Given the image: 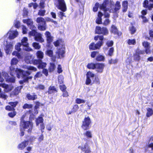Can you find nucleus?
<instances>
[{"label": "nucleus", "mask_w": 153, "mask_h": 153, "mask_svg": "<svg viewBox=\"0 0 153 153\" xmlns=\"http://www.w3.org/2000/svg\"><path fill=\"white\" fill-rule=\"evenodd\" d=\"M22 87L23 86H21L16 87L14 90L11 93L10 95V97H13L18 95Z\"/></svg>", "instance_id": "nucleus-14"}, {"label": "nucleus", "mask_w": 153, "mask_h": 153, "mask_svg": "<svg viewBox=\"0 0 153 153\" xmlns=\"http://www.w3.org/2000/svg\"><path fill=\"white\" fill-rule=\"evenodd\" d=\"M5 109L6 110L8 111H13L15 109L13 107H12L10 105L6 106L5 107Z\"/></svg>", "instance_id": "nucleus-59"}, {"label": "nucleus", "mask_w": 153, "mask_h": 153, "mask_svg": "<svg viewBox=\"0 0 153 153\" xmlns=\"http://www.w3.org/2000/svg\"><path fill=\"white\" fill-rule=\"evenodd\" d=\"M43 119L42 117H39L36 120V126H38L40 123H43Z\"/></svg>", "instance_id": "nucleus-28"}, {"label": "nucleus", "mask_w": 153, "mask_h": 153, "mask_svg": "<svg viewBox=\"0 0 153 153\" xmlns=\"http://www.w3.org/2000/svg\"><path fill=\"white\" fill-rule=\"evenodd\" d=\"M14 25L16 27L18 28L20 25V22L19 21L16 20L15 21Z\"/></svg>", "instance_id": "nucleus-52"}, {"label": "nucleus", "mask_w": 153, "mask_h": 153, "mask_svg": "<svg viewBox=\"0 0 153 153\" xmlns=\"http://www.w3.org/2000/svg\"><path fill=\"white\" fill-rule=\"evenodd\" d=\"M20 126L23 129L26 130L28 133H31L33 127V123L30 121H25L22 117L21 119Z\"/></svg>", "instance_id": "nucleus-3"}, {"label": "nucleus", "mask_w": 153, "mask_h": 153, "mask_svg": "<svg viewBox=\"0 0 153 153\" xmlns=\"http://www.w3.org/2000/svg\"><path fill=\"white\" fill-rule=\"evenodd\" d=\"M45 12L44 10H40L39 11L38 15L41 16H43L45 15Z\"/></svg>", "instance_id": "nucleus-46"}, {"label": "nucleus", "mask_w": 153, "mask_h": 153, "mask_svg": "<svg viewBox=\"0 0 153 153\" xmlns=\"http://www.w3.org/2000/svg\"><path fill=\"white\" fill-rule=\"evenodd\" d=\"M23 22L24 23H26L28 27L30 29H34L35 28V26L33 25V22L32 19H24Z\"/></svg>", "instance_id": "nucleus-13"}, {"label": "nucleus", "mask_w": 153, "mask_h": 153, "mask_svg": "<svg viewBox=\"0 0 153 153\" xmlns=\"http://www.w3.org/2000/svg\"><path fill=\"white\" fill-rule=\"evenodd\" d=\"M27 138V140L26 141H28V143L29 141L31 142H33L36 139V138L33 136H28Z\"/></svg>", "instance_id": "nucleus-38"}, {"label": "nucleus", "mask_w": 153, "mask_h": 153, "mask_svg": "<svg viewBox=\"0 0 153 153\" xmlns=\"http://www.w3.org/2000/svg\"><path fill=\"white\" fill-rule=\"evenodd\" d=\"M36 88L38 89L43 90L45 88V86L43 85H39L38 86H37Z\"/></svg>", "instance_id": "nucleus-62"}, {"label": "nucleus", "mask_w": 153, "mask_h": 153, "mask_svg": "<svg viewBox=\"0 0 153 153\" xmlns=\"http://www.w3.org/2000/svg\"><path fill=\"white\" fill-rule=\"evenodd\" d=\"M138 52L136 51V53L134 55V59L136 61H139L140 59V55L137 53Z\"/></svg>", "instance_id": "nucleus-45"}, {"label": "nucleus", "mask_w": 153, "mask_h": 153, "mask_svg": "<svg viewBox=\"0 0 153 153\" xmlns=\"http://www.w3.org/2000/svg\"><path fill=\"white\" fill-rule=\"evenodd\" d=\"M7 95L5 94L4 93L2 92V93H0V98L3 99L4 100H6L7 99Z\"/></svg>", "instance_id": "nucleus-40"}, {"label": "nucleus", "mask_w": 153, "mask_h": 153, "mask_svg": "<svg viewBox=\"0 0 153 153\" xmlns=\"http://www.w3.org/2000/svg\"><path fill=\"white\" fill-rule=\"evenodd\" d=\"M104 65L102 63L95 64V69L98 72L101 73L103 71Z\"/></svg>", "instance_id": "nucleus-17"}, {"label": "nucleus", "mask_w": 153, "mask_h": 153, "mask_svg": "<svg viewBox=\"0 0 153 153\" xmlns=\"http://www.w3.org/2000/svg\"><path fill=\"white\" fill-rule=\"evenodd\" d=\"M98 53V52L97 51H94L92 52L91 54V56L92 58H94L96 54Z\"/></svg>", "instance_id": "nucleus-63"}, {"label": "nucleus", "mask_w": 153, "mask_h": 153, "mask_svg": "<svg viewBox=\"0 0 153 153\" xmlns=\"http://www.w3.org/2000/svg\"><path fill=\"white\" fill-rule=\"evenodd\" d=\"M16 112L13 111V112L9 113L8 114V115L9 116L11 117H13L16 115Z\"/></svg>", "instance_id": "nucleus-54"}, {"label": "nucleus", "mask_w": 153, "mask_h": 153, "mask_svg": "<svg viewBox=\"0 0 153 153\" xmlns=\"http://www.w3.org/2000/svg\"><path fill=\"white\" fill-rule=\"evenodd\" d=\"M34 39L36 41L40 42H42L44 41V39L42 37V35L40 33L36 34Z\"/></svg>", "instance_id": "nucleus-21"}, {"label": "nucleus", "mask_w": 153, "mask_h": 153, "mask_svg": "<svg viewBox=\"0 0 153 153\" xmlns=\"http://www.w3.org/2000/svg\"><path fill=\"white\" fill-rule=\"evenodd\" d=\"M95 32L99 34H103L105 35L108 33V30L105 27L101 28L100 27L97 26L96 27Z\"/></svg>", "instance_id": "nucleus-9"}, {"label": "nucleus", "mask_w": 153, "mask_h": 153, "mask_svg": "<svg viewBox=\"0 0 153 153\" xmlns=\"http://www.w3.org/2000/svg\"><path fill=\"white\" fill-rule=\"evenodd\" d=\"M46 54L49 56L52 57L53 54V51L51 50H48L46 51Z\"/></svg>", "instance_id": "nucleus-55"}, {"label": "nucleus", "mask_w": 153, "mask_h": 153, "mask_svg": "<svg viewBox=\"0 0 153 153\" xmlns=\"http://www.w3.org/2000/svg\"><path fill=\"white\" fill-rule=\"evenodd\" d=\"M84 153H90L91 152L90 147L88 146L87 142H82L81 146L78 147Z\"/></svg>", "instance_id": "nucleus-7"}, {"label": "nucleus", "mask_w": 153, "mask_h": 153, "mask_svg": "<svg viewBox=\"0 0 153 153\" xmlns=\"http://www.w3.org/2000/svg\"><path fill=\"white\" fill-rule=\"evenodd\" d=\"M34 65H38V67L39 69H43L46 65V63L42 62L41 59H35L34 62Z\"/></svg>", "instance_id": "nucleus-12"}, {"label": "nucleus", "mask_w": 153, "mask_h": 153, "mask_svg": "<svg viewBox=\"0 0 153 153\" xmlns=\"http://www.w3.org/2000/svg\"><path fill=\"white\" fill-rule=\"evenodd\" d=\"M103 14L101 12L98 13V17L96 19V23L98 24H101L102 23L101 17L103 16Z\"/></svg>", "instance_id": "nucleus-25"}, {"label": "nucleus", "mask_w": 153, "mask_h": 153, "mask_svg": "<svg viewBox=\"0 0 153 153\" xmlns=\"http://www.w3.org/2000/svg\"><path fill=\"white\" fill-rule=\"evenodd\" d=\"M117 62V60L116 59H111L108 61V62L110 64H114L116 63Z\"/></svg>", "instance_id": "nucleus-60"}, {"label": "nucleus", "mask_w": 153, "mask_h": 153, "mask_svg": "<svg viewBox=\"0 0 153 153\" xmlns=\"http://www.w3.org/2000/svg\"><path fill=\"white\" fill-rule=\"evenodd\" d=\"M143 5L145 7L148 8L149 10H151L152 8H153V4H149L148 1L147 0L144 1Z\"/></svg>", "instance_id": "nucleus-23"}, {"label": "nucleus", "mask_w": 153, "mask_h": 153, "mask_svg": "<svg viewBox=\"0 0 153 153\" xmlns=\"http://www.w3.org/2000/svg\"><path fill=\"white\" fill-rule=\"evenodd\" d=\"M95 64L93 63H89L87 65V67L89 69H94Z\"/></svg>", "instance_id": "nucleus-41"}, {"label": "nucleus", "mask_w": 153, "mask_h": 153, "mask_svg": "<svg viewBox=\"0 0 153 153\" xmlns=\"http://www.w3.org/2000/svg\"><path fill=\"white\" fill-rule=\"evenodd\" d=\"M91 123V119L88 116L85 117L82 121V128L85 130L89 129Z\"/></svg>", "instance_id": "nucleus-6"}, {"label": "nucleus", "mask_w": 153, "mask_h": 153, "mask_svg": "<svg viewBox=\"0 0 153 153\" xmlns=\"http://www.w3.org/2000/svg\"><path fill=\"white\" fill-rule=\"evenodd\" d=\"M59 88L62 91H65V89L66 88V86L64 85H60Z\"/></svg>", "instance_id": "nucleus-61"}, {"label": "nucleus", "mask_w": 153, "mask_h": 153, "mask_svg": "<svg viewBox=\"0 0 153 153\" xmlns=\"http://www.w3.org/2000/svg\"><path fill=\"white\" fill-rule=\"evenodd\" d=\"M56 88L54 86H50L48 88V93L49 94H51L55 92H57Z\"/></svg>", "instance_id": "nucleus-30"}, {"label": "nucleus", "mask_w": 153, "mask_h": 153, "mask_svg": "<svg viewBox=\"0 0 153 153\" xmlns=\"http://www.w3.org/2000/svg\"><path fill=\"white\" fill-rule=\"evenodd\" d=\"M35 59H33V58L31 56H27L25 57V61L27 64H33L34 65V62Z\"/></svg>", "instance_id": "nucleus-20"}, {"label": "nucleus", "mask_w": 153, "mask_h": 153, "mask_svg": "<svg viewBox=\"0 0 153 153\" xmlns=\"http://www.w3.org/2000/svg\"><path fill=\"white\" fill-rule=\"evenodd\" d=\"M104 59V56L101 55H98L96 58V60L99 61H103Z\"/></svg>", "instance_id": "nucleus-36"}, {"label": "nucleus", "mask_w": 153, "mask_h": 153, "mask_svg": "<svg viewBox=\"0 0 153 153\" xmlns=\"http://www.w3.org/2000/svg\"><path fill=\"white\" fill-rule=\"evenodd\" d=\"M143 45L145 48V51L146 54H149L150 53V48L149 43L147 42H144L143 43Z\"/></svg>", "instance_id": "nucleus-22"}, {"label": "nucleus", "mask_w": 153, "mask_h": 153, "mask_svg": "<svg viewBox=\"0 0 153 153\" xmlns=\"http://www.w3.org/2000/svg\"><path fill=\"white\" fill-rule=\"evenodd\" d=\"M103 38V36L102 35H97L95 36L94 38V40H97L99 39L100 41L96 44L94 42L91 43L89 46L90 49L93 50L100 49L103 44L102 40Z\"/></svg>", "instance_id": "nucleus-4"}, {"label": "nucleus", "mask_w": 153, "mask_h": 153, "mask_svg": "<svg viewBox=\"0 0 153 153\" xmlns=\"http://www.w3.org/2000/svg\"><path fill=\"white\" fill-rule=\"evenodd\" d=\"M83 134L87 138H91L92 137V132L90 131H86Z\"/></svg>", "instance_id": "nucleus-32"}, {"label": "nucleus", "mask_w": 153, "mask_h": 153, "mask_svg": "<svg viewBox=\"0 0 153 153\" xmlns=\"http://www.w3.org/2000/svg\"><path fill=\"white\" fill-rule=\"evenodd\" d=\"M77 104H80L81 103H84L85 102V100L83 99L76 98L75 100Z\"/></svg>", "instance_id": "nucleus-43"}, {"label": "nucleus", "mask_w": 153, "mask_h": 153, "mask_svg": "<svg viewBox=\"0 0 153 153\" xmlns=\"http://www.w3.org/2000/svg\"><path fill=\"white\" fill-rule=\"evenodd\" d=\"M79 108V106L77 105H75L74 106L73 108L72 109L73 112H76L77 111V110Z\"/></svg>", "instance_id": "nucleus-58"}, {"label": "nucleus", "mask_w": 153, "mask_h": 153, "mask_svg": "<svg viewBox=\"0 0 153 153\" xmlns=\"http://www.w3.org/2000/svg\"><path fill=\"white\" fill-rule=\"evenodd\" d=\"M22 32L23 34H25L27 33V29L26 27L23 25L22 27Z\"/></svg>", "instance_id": "nucleus-64"}, {"label": "nucleus", "mask_w": 153, "mask_h": 153, "mask_svg": "<svg viewBox=\"0 0 153 153\" xmlns=\"http://www.w3.org/2000/svg\"><path fill=\"white\" fill-rule=\"evenodd\" d=\"M128 2L127 1H124L123 2V12H126L128 9Z\"/></svg>", "instance_id": "nucleus-26"}, {"label": "nucleus", "mask_w": 153, "mask_h": 153, "mask_svg": "<svg viewBox=\"0 0 153 153\" xmlns=\"http://www.w3.org/2000/svg\"><path fill=\"white\" fill-rule=\"evenodd\" d=\"M86 84L88 85L91 82V79H93L94 77V74L90 71L87 72L86 74Z\"/></svg>", "instance_id": "nucleus-11"}, {"label": "nucleus", "mask_w": 153, "mask_h": 153, "mask_svg": "<svg viewBox=\"0 0 153 153\" xmlns=\"http://www.w3.org/2000/svg\"><path fill=\"white\" fill-rule=\"evenodd\" d=\"M13 45L12 43L10 42L7 43L5 48V52L7 54H9L11 52L13 48Z\"/></svg>", "instance_id": "nucleus-15"}, {"label": "nucleus", "mask_w": 153, "mask_h": 153, "mask_svg": "<svg viewBox=\"0 0 153 153\" xmlns=\"http://www.w3.org/2000/svg\"><path fill=\"white\" fill-rule=\"evenodd\" d=\"M56 53L58 58H60L63 57L65 53V48H62L61 49L59 48L56 52Z\"/></svg>", "instance_id": "nucleus-16"}, {"label": "nucleus", "mask_w": 153, "mask_h": 153, "mask_svg": "<svg viewBox=\"0 0 153 153\" xmlns=\"http://www.w3.org/2000/svg\"><path fill=\"white\" fill-rule=\"evenodd\" d=\"M56 68V66L55 63L53 62H51L50 63V66L49 67V71L50 72L53 71Z\"/></svg>", "instance_id": "nucleus-34"}, {"label": "nucleus", "mask_w": 153, "mask_h": 153, "mask_svg": "<svg viewBox=\"0 0 153 153\" xmlns=\"http://www.w3.org/2000/svg\"><path fill=\"white\" fill-rule=\"evenodd\" d=\"M27 40V38L26 37H24L21 40V43L23 46V50L28 51H32V49L28 46Z\"/></svg>", "instance_id": "nucleus-8"}, {"label": "nucleus", "mask_w": 153, "mask_h": 153, "mask_svg": "<svg viewBox=\"0 0 153 153\" xmlns=\"http://www.w3.org/2000/svg\"><path fill=\"white\" fill-rule=\"evenodd\" d=\"M46 37L47 38V42L50 43L53 41V37L51 36V33L48 31H46L45 33Z\"/></svg>", "instance_id": "nucleus-19"}, {"label": "nucleus", "mask_w": 153, "mask_h": 153, "mask_svg": "<svg viewBox=\"0 0 153 153\" xmlns=\"http://www.w3.org/2000/svg\"><path fill=\"white\" fill-rule=\"evenodd\" d=\"M149 148H151L152 150H153V143H149L146 145L145 148L146 151H147V149Z\"/></svg>", "instance_id": "nucleus-44"}, {"label": "nucleus", "mask_w": 153, "mask_h": 153, "mask_svg": "<svg viewBox=\"0 0 153 153\" xmlns=\"http://www.w3.org/2000/svg\"><path fill=\"white\" fill-rule=\"evenodd\" d=\"M15 49L18 51H20L21 50H23V46L20 43H18L15 46Z\"/></svg>", "instance_id": "nucleus-27"}, {"label": "nucleus", "mask_w": 153, "mask_h": 153, "mask_svg": "<svg viewBox=\"0 0 153 153\" xmlns=\"http://www.w3.org/2000/svg\"><path fill=\"white\" fill-rule=\"evenodd\" d=\"M28 144V141L26 140L19 144L18 146V149L19 150H22Z\"/></svg>", "instance_id": "nucleus-24"}, {"label": "nucleus", "mask_w": 153, "mask_h": 153, "mask_svg": "<svg viewBox=\"0 0 153 153\" xmlns=\"http://www.w3.org/2000/svg\"><path fill=\"white\" fill-rule=\"evenodd\" d=\"M102 4L100 5L98 3H96L94 7L93 8V10L94 12H96L97 11L99 7L100 8V6L102 5Z\"/></svg>", "instance_id": "nucleus-39"}, {"label": "nucleus", "mask_w": 153, "mask_h": 153, "mask_svg": "<svg viewBox=\"0 0 153 153\" xmlns=\"http://www.w3.org/2000/svg\"><path fill=\"white\" fill-rule=\"evenodd\" d=\"M111 32L115 34L117 33V29L116 27L114 25H113L111 27Z\"/></svg>", "instance_id": "nucleus-49"}, {"label": "nucleus", "mask_w": 153, "mask_h": 153, "mask_svg": "<svg viewBox=\"0 0 153 153\" xmlns=\"http://www.w3.org/2000/svg\"><path fill=\"white\" fill-rule=\"evenodd\" d=\"M153 114V110L152 108H147V113L146 116L149 117Z\"/></svg>", "instance_id": "nucleus-29"}, {"label": "nucleus", "mask_w": 153, "mask_h": 153, "mask_svg": "<svg viewBox=\"0 0 153 153\" xmlns=\"http://www.w3.org/2000/svg\"><path fill=\"white\" fill-rule=\"evenodd\" d=\"M27 97L29 100H34L37 99V96L36 95H31L30 94H27Z\"/></svg>", "instance_id": "nucleus-31"}, {"label": "nucleus", "mask_w": 153, "mask_h": 153, "mask_svg": "<svg viewBox=\"0 0 153 153\" xmlns=\"http://www.w3.org/2000/svg\"><path fill=\"white\" fill-rule=\"evenodd\" d=\"M37 56L39 59L41 60L43 57V53L40 51H38L36 53Z\"/></svg>", "instance_id": "nucleus-33"}, {"label": "nucleus", "mask_w": 153, "mask_h": 153, "mask_svg": "<svg viewBox=\"0 0 153 153\" xmlns=\"http://www.w3.org/2000/svg\"><path fill=\"white\" fill-rule=\"evenodd\" d=\"M18 35V33L16 30H10L7 34L9 39H13L16 37Z\"/></svg>", "instance_id": "nucleus-10"}, {"label": "nucleus", "mask_w": 153, "mask_h": 153, "mask_svg": "<svg viewBox=\"0 0 153 153\" xmlns=\"http://www.w3.org/2000/svg\"><path fill=\"white\" fill-rule=\"evenodd\" d=\"M106 45L108 47H111L113 45V42L112 41H108L106 42Z\"/></svg>", "instance_id": "nucleus-56"}, {"label": "nucleus", "mask_w": 153, "mask_h": 153, "mask_svg": "<svg viewBox=\"0 0 153 153\" xmlns=\"http://www.w3.org/2000/svg\"><path fill=\"white\" fill-rule=\"evenodd\" d=\"M33 46L36 49H39L41 47L39 43L35 42L33 43Z\"/></svg>", "instance_id": "nucleus-42"}, {"label": "nucleus", "mask_w": 153, "mask_h": 153, "mask_svg": "<svg viewBox=\"0 0 153 153\" xmlns=\"http://www.w3.org/2000/svg\"><path fill=\"white\" fill-rule=\"evenodd\" d=\"M130 30L131 34H134L136 31V28L133 26L130 27Z\"/></svg>", "instance_id": "nucleus-57"}, {"label": "nucleus", "mask_w": 153, "mask_h": 153, "mask_svg": "<svg viewBox=\"0 0 153 153\" xmlns=\"http://www.w3.org/2000/svg\"><path fill=\"white\" fill-rule=\"evenodd\" d=\"M32 30L29 32V34L30 36H34L35 37V36H36V34L38 33L34 29Z\"/></svg>", "instance_id": "nucleus-37"}, {"label": "nucleus", "mask_w": 153, "mask_h": 153, "mask_svg": "<svg viewBox=\"0 0 153 153\" xmlns=\"http://www.w3.org/2000/svg\"><path fill=\"white\" fill-rule=\"evenodd\" d=\"M128 43L129 45H134L136 43V41L135 39H129L128 41Z\"/></svg>", "instance_id": "nucleus-50"}, {"label": "nucleus", "mask_w": 153, "mask_h": 153, "mask_svg": "<svg viewBox=\"0 0 153 153\" xmlns=\"http://www.w3.org/2000/svg\"><path fill=\"white\" fill-rule=\"evenodd\" d=\"M18 62V59L15 58H13L11 60V66L10 67V75L13 76L14 74H16L17 77L19 78L21 77H22L23 80L19 81V83L21 84H22L24 82L28 81L29 79H31V77L28 76L30 73L29 71H24L21 69L16 68L14 66V65H16Z\"/></svg>", "instance_id": "nucleus-1"}, {"label": "nucleus", "mask_w": 153, "mask_h": 153, "mask_svg": "<svg viewBox=\"0 0 153 153\" xmlns=\"http://www.w3.org/2000/svg\"><path fill=\"white\" fill-rule=\"evenodd\" d=\"M25 67L28 70H32L33 71H36L37 70L36 68L30 65H25Z\"/></svg>", "instance_id": "nucleus-35"}, {"label": "nucleus", "mask_w": 153, "mask_h": 153, "mask_svg": "<svg viewBox=\"0 0 153 153\" xmlns=\"http://www.w3.org/2000/svg\"><path fill=\"white\" fill-rule=\"evenodd\" d=\"M32 105L29 104L27 103L25 104L23 106V108L24 109H26V108L30 109L32 108Z\"/></svg>", "instance_id": "nucleus-47"}, {"label": "nucleus", "mask_w": 153, "mask_h": 153, "mask_svg": "<svg viewBox=\"0 0 153 153\" xmlns=\"http://www.w3.org/2000/svg\"><path fill=\"white\" fill-rule=\"evenodd\" d=\"M120 2L117 1L114 4V2L112 1L105 0L100 6L101 9H103L104 10H109L110 13H115L119 10L120 8Z\"/></svg>", "instance_id": "nucleus-2"}, {"label": "nucleus", "mask_w": 153, "mask_h": 153, "mask_svg": "<svg viewBox=\"0 0 153 153\" xmlns=\"http://www.w3.org/2000/svg\"><path fill=\"white\" fill-rule=\"evenodd\" d=\"M114 51V49L113 48H110L108 52V55L110 56H112L113 54Z\"/></svg>", "instance_id": "nucleus-53"}, {"label": "nucleus", "mask_w": 153, "mask_h": 153, "mask_svg": "<svg viewBox=\"0 0 153 153\" xmlns=\"http://www.w3.org/2000/svg\"><path fill=\"white\" fill-rule=\"evenodd\" d=\"M100 9L101 10H102L104 12V16L105 17L108 18L109 17L110 15L109 13L107 12V11H108L109 12V10H104L103 9H101L100 7Z\"/></svg>", "instance_id": "nucleus-51"}, {"label": "nucleus", "mask_w": 153, "mask_h": 153, "mask_svg": "<svg viewBox=\"0 0 153 153\" xmlns=\"http://www.w3.org/2000/svg\"><path fill=\"white\" fill-rule=\"evenodd\" d=\"M18 102L17 101L14 102H10L9 103V104L12 107L14 108L17 105Z\"/></svg>", "instance_id": "nucleus-48"}, {"label": "nucleus", "mask_w": 153, "mask_h": 153, "mask_svg": "<svg viewBox=\"0 0 153 153\" xmlns=\"http://www.w3.org/2000/svg\"><path fill=\"white\" fill-rule=\"evenodd\" d=\"M0 86L4 88V91L6 92H8L11 91L13 88L12 86L5 84H0Z\"/></svg>", "instance_id": "nucleus-18"}, {"label": "nucleus", "mask_w": 153, "mask_h": 153, "mask_svg": "<svg viewBox=\"0 0 153 153\" xmlns=\"http://www.w3.org/2000/svg\"><path fill=\"white\" fill-rule=\"evenodd\" d=\"M36 22L39 23V29L42 31L45 30L46 24L43 18L41 17H38L36 19Z\"/></svg>", "instance_id": "nucleus-5"}]
</instances>
